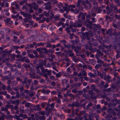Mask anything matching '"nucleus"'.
Wrapping results in <instances>:
<instances>
[{
	"label": "nucleus",
	"mask_w": 120,
	"mask_h": 120,
	"mask_svg": "<svg viewBox=\"0 0 120 120\" xmlns=\"http://www.w3.org/2000/svg\"><path fill=\"white\" fill-rule=\"evenodd\" d=\"M41 71L42 73H40L44 77L47 78H48V75L49 76V78L51 80H53L55 78L54 76L52 75L51 76L52 74L51 70H48L47 69H45L44 70V68L43 67H42L41 68Z\"/></svg>",
	"instance_id": "obj_1"
},
{
	"label": "nucleus",
	"mask_w": 120,
	"mask_h": 120,
	"mask_svg": "<svg viewBox=\"0 0 120 120\" xmlns=\"http://www.w3.org/2000/svg\"><path fill=\"white\" fill-rule=\"evenodd\" d=\"M19 13L22 15L24 17H27V18H26L23 19V20L25 23L27 22L28 21V19H31L32 18V15H31L30 14L28 13H26L24 11H21L19 12Z\"/></svg>",
	"instance_id": "obj_2"
},
{
	"label": "nucleus",
	"mask_w": 120,
	"mask_h": 120,
	"mask_svg": "<svg viewBox=\"0 0 120 120\" xmlns=\"http://www.w3.org/2000/svg\"><path fill=\"white\" fill-rule=\"evenodd\" d=\"M51 2L50 1H49L46 3L44 4V5L45 6V10H49L52 7L51 6Z\"/></svg>",
	"instance_id": "obj_3"
},
{
	"label": "nucleus",
	"mask_w": 120,
	"mask_h": 120,
	"mask_svg": "<svg viewBox=\"0 0 120 120\" xmlns=\"http://www.w3.org/2000/svg\"><path fill=\"white\" fill-rule=\"evenodd\" d=\"M88 43L89 45L87 44H86L85 45H84V46L85 47L86 49L87 50H92L93 48L91 46V45H92V43H90V41H88Z\"/></svg>",
	"instance_id": "obj_4"
},
{
	"label": "nucleus",
	"mask_w": 120,
	"mask_h": 120,
	"mask_svg": "<svg viewBox=\"0 0 120 120\" xmlns=\"http://www.w3.org/2000/svg\"><path fill=\"white\" fill-rule=\"evenodd\" d=\"M89 93L90 95V97L91 98L94 99H95L97 98L95 94L93 92L92 90H89Z\"/></svg>",
	"instance_id": "obj_5"
},
{
	"label": "nucleus",
	"mask_w": 120,
	"mask_h": 120,
	"mask_svg": "<svg viewBox=\"0 0 120 120\" xmlns=\"http://www.w3.org/2000/svg\"><path fill=\"white\" fill-rule=\"evenodd\" d=\"M32 4L33 5L32 6H33V8L35 10H37L38 8V6L37 5L36 3L35 2H34L32 3Z\"/></svg>",
	"instance_id": "obj_6"
},
{
	"label": "nucleus",
	"mask_w": 120,
	"mask_h": 120,
	"mask_svg": "<svg viewBox=\"0 0 120 120\" xmlns=\"http://www.w3.org/2000/svg\"><path fill=\"white\" fill-rule=\"evenodd\" d=\"M95 109H96L97 111L99 113H100L101 111L102 110V109L100 108V105H96L95 107Z\"/></svg>",
	"instance_id": "obj_7"
},
{
	"label": "nucleus",
	"mask_w": 120,
	"mask_h": 120,
	"mask_svg": "<svg viewBox=\"0 0 120 120\" xmlns=\"http://www.w3.org/2000/svg\"><path fill=\"white\" fill-rule=\"evenodd\" d=\"M93 70L95 72L94 74L90 72L88 74V76L90 77H95L97 76V74L96 73V71L94 70Z\"/></svg>",
	"instance_id": "obj_8"
},
{
	"label": "nucleus",
	"mask_w": 120,
	"mask_h": 120,
	"mask_svg": "<svg viewBox=\"0 0 120 120\" xmlns=\"http://www.w3.org/2000/svg\"><path fill=\"white\" fill-rule=\"evenodd\" d=\"M72 60L75 63H77L79 61V58H77L75 56H73L72 58Z\"/></svg>",
	"instance_id": "obj_9"
},
{
	"label": "nucleus",
	"mask_w": 120,
	"mask_h": 120,
	"mask_svg": "<svg viewBox=\"0 0 120 120\" xmlns=\"http://www.w3.org/2000/svg\"><path fill=\"white\" fill-rule=\"evenodd\" d=\"M40 105L38 104L36 105L35 106V108L33 109V110L35 111L37 110L38 111H39L41 110V108L40 107Z\"/></svg>",
	"instance_id": "obj_10"
},
{
	"label": "nucleus",
	"mask_w": 120,
	"mask_h": 120,
	"mask_svg": "<svg viewBox=\"0 0 120 120\" xmlns=\"http://www.w3.org/2000/svg\"><path fill=\"white\" fill-rule=\"evenodd\" d=\"M106 34H107L109 35V36H111L112 35V31L111 29H109L106 32Z\"/></svg>",
	"instance_id": "obj_11"
},
{
	"label": "nucleus",
	"mask_w": 120,
	"mask_h": 120,
	"mask_svg": "<svg viewBox=\"0 0 120 120\" xmlns=\"http://www.w3.org/2000/svg\"><path fill=\"white\" fill-rule=\"evenodd\" d=\"M43 48H37L36 49V51L39 52V54H42L43 52L42 51L43 50Z\"/></svg>",
	"instance_id": "obj_12"
},
{
	"label": "nucleus",
	"mask_w": 120,
	"mask_h": 120,
	"mask_svg": "<svg viewBox=\"0 0 120 120\" xmlns=\"http://www.w3.org/2000/svg\"><path fill=\"white\" fill-rule=\"evenodd\" d=\"M91 7V6L90 3L87 4L86 6H84V8L85 9H90Z\"/></svg>",
	"instance_id": "obj_13"
},
{
	"label": "nucleus",
	"mask_w": 120,
	"mask_h": 120,
	"mask_svg": "<svg viewBox=\"0 0 120 120\" xmlns=\"http://www.w3.org/2000/svg\"><path fill=\"white\" fill-rule=\"evenodd\" d=\"M72 50H68V54H69V56H70L72 57L74 55V54L72 52Z\"/></svg>",
	"instance_id": "obj_14"
},
{
	"label": "nucleus",
	"mask_w": 120,
	"mask_h": 120,
	"mask_svg": "<svg viewBox=\"0 0 120 120\" xmlns=\"http://www.w3.org/2000/svg\"><path fill=\"white\" fill-rule=\"evenodd\" d=\"M83 114L84 115V116H87V114H86L85 113V112L84 111H80V112L79 114L78 115L81 116Z\"/></svg>",
	"instance_id": "obj_15"
},
{
	"label": "nucleus",
	"mask_w": 120,
	"mask_h": 120,
	"mask_svg": "<svg viewBox=\"0 0 120 120\" xmlns=\"http://www.w3.org/2000/svg\"><path fill=\"white\" fill-rule=\"evenodd\" d=\"M64 96L65 97H66L68 96L70 97H73L74 95L71 93L69 94L68 93H67L64 94Z\"/></svg>",
	"instance_id": "obj_16"
},
{
	"label": "nucleus",
	"mask_w": 120,
	"mask_h": 120,
	"mask_svg": "<svg viewBox=\"0 0 120 120\" xmlns=\"http://www.w3.org/2000/svg\"><path fill=\"white\" fill-rule=\"evenodd\" d=\"M30 72L29 74H35V69L31 68L30 70Z\"/></svg>",
	"instance_id": "obj_17"
},
{
	"label": "nucleus",
	"mask_w": 120,
	"mask_h": 120,
	"mask_svg": "<svg viewBox=\"0 0 120 120\" xmlns=\"http://www.w3.org/2000/svg\"><path fill=\"white\" fill-rule=\"evenodd\" d=\"M61 25H63L62 27L64 28L65 27V25H64V24L63 22H60L57 23V25L58 26H60Z\"/></svg>",
	"instance_id": "obj_18"
},
{
	"label": "nucleus",
	"mask_w": 120,
	"mask_h": 120,
	"mask_svg": "<svg viewBox=\"0 0 120 120\" xmlns=\"http://www.w3.org/2000/svg\"><path fill=\"white\" fill-rule=\"evenodd\" d=\"M59 16H56L54 17V19H53V20H52V21L54 22H55L56 21V20H59Z\"/></svg>",
	"instance_id": "obj_19"
},
{
	"label": "nucleus",
	"mask_w": 120,
	"mask_h": 120,
	"mask_svg": "<svg viewBox=\"0 0 120 120\" xmlns=\"http://www.w3.org/2000/svg\"><path fill=\"white\" fill-rule=\"evenodd\" d=\"M81 2V0H78L77 3L76 4V6L77 7H79L80 6Z\"/></svg>",
	"instance_id": "obj_20"
},
{
	"label": "nucleus",
	"mask_w": 120,
	"mask_h": 120,
	"mask_svg": "<svg viewBox=\"0 0 120 120\" xmlns=\"http://www.w3.org/2000/svg\"><path fill=\"white\" fill-rule=\"evenodd\" d=\"M103 62L104 61L103 60H98L97 61V63L98 64H98L99 65H100L101 64V66H102V64L103 63Z\"/></svg>",
	"instance_id": "obj_21"
},
{
	"label": "nucleus",
	"mask_w": 120,
	"mask_h": 120,
	"mask_svg": "<svg viewBox=\"0 0 120 120\" xmlns=\"http://www.w3.org/2000/svg\"><path fill=\"white\" fill-rule=\"evenodd\" d=\"M39 118L40 120H45L46 119L45 116H39Z\"/></svg>",
	"instance_id": "obj_22"
},
{
	"label": "nucleus",
	"mask_w": 120,
	"mask_h": 120,
	"mask_svg": "<svg viewBox=\"0 0 120 120\" xmlns=\"http://www.w3.org/2000/svg\"><path fill=\"white\" fill-rule=\"evenodd\" d=\"M22 10H25L27 12H28V8L25 5H24L22 7Z\"/></svg>",
	"instance_id": "obj_23"
},
{
	"label": "nucleus",
	"mask_w": 120,
	"mask_h": 120,
	"mask_svg": "<svg viewBox=\"0 0 120 120\" xmlns=\"http://www.w3.org/2000/svg\"><path fill=\"white\" fill-rule=\"evenodd\" d=\"M92 104L91 102H89V104L86 105V109H88L90 106H92Z\"/></svg>",
	"instance_id": "obj_24"
},
{
	"label": "nucleus",
	"mask_w": 120,
	"mask_h": 120,
	"mask_svg": "<svg viewBox=\"0 0 120 120\" xmlns=\"http://www.w3.org/2000/svg\"><path fill=\"white\" fill-rule=\"evenodd\" d=\"M58 98L60 99H62L63 97V96L61 95V93L60 92H59L57 94Z\"/></svg>",
	"instance_id": "obj_25"
},
{
	"label": "nucleus",
	"mask_w": 120,
	"mask_h": 120,
	"mask_svg": "<svg viewBox=\"0 0 120 120\" xmlns=\"http://www.w3.org/2000/svg\"><path fill=\"white\" fill-rule=\"evenodd\" d=\"M96 11L98 13H100L102 11V10L99 7H98L96 9Z\"/></svg>",
	"instance_id": "obj_26"
},
{
	"label": "nucleus",
	"mask_w": 120,
	"mask_h": 120,
	"mask_svg": "<svg viewBox=\"0 0 120 120\" xmlns=\"http://www.w3.org/2000/svg\"><path fill=\"white\" fill-rule=\"evenodd\" d=\"M62 75L61 72H59L58 73L56 74V77L57 78H60Z\"/></svg>",
	"instance_id": "obj_27"
},
{
	"label": "nucleus",
	"mask_w": 120,
	"mask_h": 120,
	"mask_svg": "<svg viewBox=\"0 0 120 120\" xmlns=\"http://www.w3.org/2000/svg\"><path fill=\"white\" fill-rule=\"evenodd\" d=\"M63 8L64 10L68 12L70 10L69 8H68L67 7H63Z\"/></svg>",
	"instance_id": "obj_28"
},
{
	"label": "nucleus",
	"mask_w": 120,
	"mask_h": 120,
	"mask_svg": "<svg viewBox=\"0 0 120 120\" xmlns=\"http://www.w3.org/2000/svg\"><path fill=\"white\" fill-rule=\"evenodd\" d=\"M63 6V4L61 2H60L58 4L57 6L58 7L60 8H62Z\"/></svg>",
	"instance_id": "obj_29"
},
{
	"label": "nucleus",
	"mask_w": 120,
	"mask_h": 120,
	"mask_svg": "<svg viewBox=\"0 0 120 120\" xmlns=\"http://www.w3.org/2000/svg\"><path fill=\"white\" fill-rule=\"evenodd\" d=\"M81 73L82 76H86V73L85 71L82 70L81 71Z\"/></svg>",
	"instance_id": "obj_30"
},
{
	"label": "nucleus",
	"mask_w": 120,
	"mask_h": 120,
	"mask_svg": "<svg viewBox=\"0 0 120 120\" xmlns=\"http://www.w3.org/2000/svg\"><path fill=\"white\" fill-rule=\"evenodd\" d=\"M86 13H83L82 15V19H85V16L86 15Z\"/></svg>",
	"instance_id": "obj_31"
},
{
	"label": "nucleus",
	"mask_w": 120,
	"mask_h": 120,
	"mask_svg": "<svg viewBox=\"0 0 120 120\" xmlns=\"http://www.w3.org/2000/svg\"><path fill=\"white\" fill-rule=\"evenodd\" d=\"M74 112L73 111H72V113L71 114H69L68 116L71 118L73 117H74Z\"/></svg>",
	"instance_id": "obj_32"
},
{
	"label": "nucleus",
	"mask_w": 120,
	"mask_h": 120,
	"mask_svg": "<svg viewBox=\"0 0 120 120\" xmlns=\"http://www.w3.org/2000/svg\"><path fill=\"white\" fill-rule=\"evenodd\" d=\"M104 83L105 82L103 81H102L99 84V86L100 87L102 88L103 87Z\"/></svg>",
	"instance_id": "obj_33"
},
{
	"label": "nucleus",
	"mask_w": 120,
	"mask_h": 120,
	"mask_svg": "<svg viewBox=\"0 0 120 120\" xmlns=\"http://www.w3.org/2000/svg\"><path fill=\"white\" fill-rule=\"evenodd\" d=\"M32 7H31L29 9V11L30 13H33L34 12V11L32 9Z\"/></svg>",
	"instance_id": "obj_34"
},
{
	"label": "nucleus",
	"mask_w": 120,
	"mask_h": 120,
	"mask_svg": "<svg viewBox=\"0 0 120 120\" xmlns=\"http://www.w3.org/2000/svg\"><path fill=\"white\" fill-rule=\"evenodd\" d=\"M6 118L8 120L10 119L11 118H12L13 117V116L11 115H8L6 117Z\"/></svg>",
	"instance_id": "obj_35"
},
{
	"label": "nucleus",
	"mask_w": 120,
	"mask_h": 120,
	"mask_svg": "<svg viewBox=\"0 0 120 120\" xmlns=\"http://www.w3.org/2000/svg\"><path fill=\"white\" fill-rule=\"evenodd\" d=\"M91 87L92 88V90L93 91H94L96 88L94 84H92L91 85Z\"/></svg>",
	"instance_id": "obj_36"
},
{
	"label": "nucleus",
	"mask_w": 120,
	"mask_h": 120,
	"mask_svg": "<svg viewBox=\"0 0 120 120\" xmlns=\"http://www.w3.org/2000/svg\"><path fill=\"white\" fill-rule=\"evenodd\" d=\"M86 21L87 23H89V24L90 25H92V21H90L89 19H86Z\"/></svg>",
	"instance_id": "obj_37"
},
{
	"label": "nucleus",
	"mask_w": 120,
	"mask_h": 120,
	"mask_svg": "<svg viewBox=\"0 0 120 120\" xmlns=\"http://www.w3.org/2000/svg\"><path fill=\"white\" fill-rule=\"evenodd\" d=\"M106 9L108 10V11L107 12V14H109L110 13V11L109 9V6H107L106 7Z\"/></svg>",
	"instance_id": "obj_38"
},
{
	"label": "nucleus",
	"mask_w": 120,
	"mask_h": 120,
	"mask_svg": "<svg viewBox=\"0 0 120 120\" xmlns=\"http://www.w3.org/2000/svg\"><path fill=\"white\" fill-rule=\"evenodd\" d=\"M77 93H78V95H80L82 94L83 92L81 90H78L77 91Z\"/></svg>",
	"instance_id": "obj_39"
},
{
	"label": "nucleus",
	"mask_w": 120,
	"mask_h": 120,
	"mask_svg": "<svg viewBox=\"0 0 120 120\" xmlns=\"http://www.w3.org/2000/svg\"><path fill=\"white\" fill-rule=\"evenodd\" d=\"M43 14L46 17L48 16L49 15V12H47L46 11H45L43 12Z\"/></svg>",
	"instance_id": "obj_40"
},
{
	"label": "nucleus",
	"mask_w": 120,
	"mask_h": 120,
	"mask_svg": "<svg viewBox=\"0 0 120 120\" xmlns=\"http://www.w3.org/2000/svg\"><path fill=\"white\" fill-rule=\"evenodd\" d=\"M13 32L14 34H15L17 35H19L20 34L19 32H17L15 31H13Z\"/></svg>",
	"instance_id": "obj_41"
},
{
	"label": "nucleus",
	"mask_w": 120,
	"mask_h": 120,
	"mask_svg": "<svg viewBox=\"0 0 120 120\" xmlns=\"http://www.w3.org/2000/svg\"><path fill=\"white\" fill-rule=\"evenodd\" d=\"M83 97L85 98L86 99H87L89 98V96L88 94H83Z\"/></svg>",
	"instance_id": "obj_42"
},
{
	"label": "nucleus",
	"mask_w": 120,
	"mask_h": 120,
	"mask_svg": "<svg viewBox=\"0 0 120 120\" xmlns=\"http://www.w3.org/2000/svg\"><path fill=\"white\" fill-rule=\"evenodd\" d=\"M74 12L75 14H78L79 12V11L76 8H75L74 10Z\"/></svg>",
	"instance_id": "obj_43"
},
{
	"label": "nucleus",
	"mask_w": 120,
	"mask_h": 120,
	"mask_svg": "<svg viewBox=\"0 0 120 120\" xmlns=\"http://www.w3.org/2000/svg\"><path fill=\"white\" fill-rule=\"evenodd\" d=\"M110 78V76L109 75H106L104 77V79L105 80H106L107 79H108Z\"/></svg>",
	"instance_id": "obj_44"
},
{
	"label": "nucleus",
	"mask_w": 120,
	"mask_h": 120,
	"mask_svg": "<svg viewBox=\"0 0 120 120\" xmlns=\"http://www.w3.org/2000/svg\"><path fill=\"white\" fill-rule=\"evenodd\" d=\"M64 47H66L68 49H70L71 47V45H66L65 44H64Z\"/></svg>",
	"instance_id": "obj_45"
},
{
	"label": "nucleus",
	"mask_w": 120,
	"mask_h": 120,
	"mask_svg": "<svg viewBox=\"0 0 120 120\" xmlns=\"http://www.w3.org/2000/svg\"><path fill=\"white\" fill-rule=\"evenodd\" d=\"M101 67V64L100 65H99L98 64L96 65L95 66V68L96 70H98V69L99 67Z\"/></svg>",
	"instance_id": "obj_46"
},
{
	"label": "nucleus",
	"mask_w": 120,
	"mask_h": 120,
	"mask_svg": "<svg viewBox=\"0 0 120 120\" xmlns=\"http://www.w3.org/2000/svg\"><path fill=\"white\" fill-rule=\"evenodd\" d=\"M38 114L39 115H44L45 114V112L40 111L39 112Z\"/></svg>",
	"instance_id": "obj_47"
},
{
	"label": "nucleus",
	"mask_w": 120,
	"mask_h": 120,
	"mask_svg": "<svg viewBox=\"0 0 120 120\" xmlns=\"http://www.w3.org/2000/svg\"><path fill=\"white\" fill-rule=\"evenodd\" d=\"M25 106L26 107H29L30 106V104L29 103H27L25 105Z\"/></svg>",
	"instance_id": "obj_48"
},
{
	"label": "nucleus",
	"mask_w": 120,
	"mask_h": 120,
	"mask_svg": "<svg viewBox=\"0 0 120 120\" xmlns=\"http://www.w3.org/2000/svg\"><path fill=\"white\" fill-rule=\"evenodd\" d=\"M115 17L116 19H120V15H118L116 14H115Z\"/></svg>",
	"instance_id": "obj_49"
},
{
	"label": "nucleus",
	"mask_w": 120,
	"mask_h": 120,
	"mask_svg": "<svg viewBox=\"0 0 120 120\" xmlns=\"http://www.w3.org/2000/svg\"><path fill=\"white\" fill-rule=\"evenodd\" d=\"M2 89L4 90H5L6 87V86L3 84H2Z\"/></svg>",
	"instance_id": "obj_50"
},
{
	"label": "nucleus",
	"mask_w": 120,
	"mask_h": 120,
	"mask_svg": "<svg viewBox=\"0 0 120 120\" xmlns=\"http://www.w3.org/2000/svg\"><path fill=\"white\" fill-rule=\"evenodd\" d=\"M34 84L35 85H37L38 83V81L37 80H34Z\"/></svg>",
	"instance_id": "obj_51"
},
{
	"label": "nucleus",
	"mask_w": 120,
	"mask_h": 120,
	"mask_svg": "<svg viewBox=\"0 0 120 120\" xmlns=\"http://www.w3.org/2000/svg\"><path fill=\"white\" fill-rule=\"evenodd\" d=\"M114 8V12H115L117 13L118 10L117 9V7L116 6H115Z\"/></svg>",
	"instance_id": "obj_52"
},
{
	"label": "nucleus",
	"mask_w": 120,
	"mask_h": 120,
	"mask_svg": "<svg viewBox=\"0 0 120 120\" xmlns=\"http://www.w3.org/2000/svg\"><path fill=\"white\" fill-rule=\"evenodd\" d=\"M65 30L68 33H70L71 32L70 29L69 27L66 28L65 29Z\"/></svg>",
	"instance_id": "obj_53"
},
{
	"label": "nucleus",
	"mask_w": 120,
	"mask_h": 120,
	"mask_svg": "<svg viewBox=\"0 0 120 120\" xmlns=\"http://www.w3.org/2000/svg\"><path fill=\"white\" fill-rule=\"evenodd\" d=\"M40 83H44L45 82V80L42 78L40 79Z\"/></svg>",
	"instance_id": "obj_54"
},
{
	"label": "nucleus",
	"mask_w": 120,
	"mask_h": 120,
	"mask_svg": "<svg viewBox=\"0 0 120 120\" xmlns=\"http://www.w3.org/2000/svg\"><path fill=\"white\" fill-rule=\"evenodd\" d=\"M44 45V44L41 42H40V43H38L37 44V46H43Z\"/></svg>",
	"instance_id": "obj_55"
},
{
	"label": "nucleus",
	"mask_w": 120,
	"mask_h": 120,
	"mask_svg": "<svg viewBox=\"0 0 120 120\" xmlns=\"http://www.w3.org/2000/svg\"><path fill=\"white\" fill-rule=\"evenodd\" d=\"M50 104L48 103L47 104V106L45 108V109L46 110H47V109H48L49 108H50Z\"/></svg>",
	"instance_id": "obj_56"
},
{
	"label": "nucleus",
	"mask_w": 120,
	"mask_h": 120,
	"mask_svg": "<svg viewBox=\"0 0 120 120\" xmlns=\"http://www.w3.org/2000/svg\"><path fill=\"white\" fill-rule=\"evenodd\" d=\"M14 39L13 40V41L14 42H15L17 40V37L16 36H14L13 37Z\"/></svg>",
	"instance_id": "obj_57"
},
{
	"label": "nucleus",
	"mask_w": 120,
	"mask_h": 120,
	"mask_svg": "<svg viewBox=\"0 0 120 120\" xmlns=\"http://www.w3.org/2000/svg\"><path fill=\"white\" fill-rule=\"evenodd\" d=\"M6 90H8L9 91H10L11 90V88L10 86V85H8L7 86Z\"/></svg>",
	"instance_id": "obj_58"
},
{
	"label": "nucleus",
	"mask_w": 120,
	"mask_h": 120,
	"mask_svg": "<svg viewBox=\"0 0 120 120\" xmlns=\"http://www.w3.org/2000/svg\"><path fill=\"white\" fill-rule=\"evenodd\" d=\"M54 15L52 13H51L50 15V19L52 20H53V18L54 17Z\"/></svg>",
	"instance_id": "obj_59"
},
{
	"label": "nucleus",
	"mask_w": 120,
	"mask_h": 120,
	"mask_svg": "<svg viewBox=\"0 0 120 120\" xmlns=\"http://www.w3.org/2000/svg\"><path fill=\"white\" fill-rule=\"evenodd\" d=\"M26 58L25 57H24L22 58H21L19 60L21 62H23L24 60Z\"/></svg>",
	"instance_id": "obj_60"
},
{
	"label": "nucleus",
	"mask_w": 120,
	"mask_h": 120,
	"mask_svg": "<svg viewBox=\"0 0 120 120\" xmlns=\"http://www.w3.org/2000/svg\"><path fill=\"white\" fill-rule=\"evenodd\" d=\"M29 23L31 25H32L34 24V22L32 20H29L28 21Z\"/></svg>",
	"instance_id": "obj_61"
},
{
	"label": "nucleus",
	"mask_w": 120,
	"mask_h": 120,
	"mask_svg": "<svg viewBox=\"0 0 120 120\" xmlns=\"http://www.w3.org/2000/svg\"><path fill=\"white\" fill-rule=\"evenodd\" d=\"M97 52V53L99 54L100 56H102L103 55V53L99 50H98Z\"/></svg>",
	"instance_id": "obj_62"
},
{
	"label": "nucleus",
	"mask_w": 120,
	"mask_h": 120,
	"mask_svg": "<svg viewBox=\"0 0 120 120\" xmlns=\"http://www.w3.org/2000/svg\"><path fill=\"white\" fill-rule=\"evenodd\" d=\"M57 93V92L55 90L52 91L51 92V94L53 95L56 94Z\"/></svg>",
	"instance_id": "obj_63"
},
{
	"label": "nucleus",
	"mask_w": 120,
	"mask_h": 120,
	"mask_svg": "<svg viewBox=\"0 0 120 120\" xmlns=\"http://www.w3.org/2000/svg\"><path fill=\"white\" fill-rule=\"evenodd\" d=\"M118 81L116 82V83L117 85H119L120 83V77H118Z\"/></svg>",
	"instance_id": "obj_64"
}]
</instances>
